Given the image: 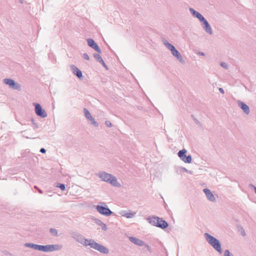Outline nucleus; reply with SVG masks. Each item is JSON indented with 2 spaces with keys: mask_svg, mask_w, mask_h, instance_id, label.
<instances>
[{
  "mask_svg": "<svg viewBox=\"0 0 256 256\" xmlns=\"http://www.w3.org/2000/svg\"><path fill=\"white\" fill-rule=\"evenodd\" d=\"M146 220L152 225L162 230L166 229L168 226V224L166 220L155 216H149Z\"/></svg>",
  "mask_w": 256,
  "mask_h": 256,
  "instance_id": "20e7f679",
  "label": "nucleus"
},
{
  "mask_svg": "<svg viewBox=\"0 0 256 256\" xmlns=\"http://www.w3.org/2000/svg\"><path fill=\"white\" fill-rule=\"evenodd\" d=\"M3 82L9 86L10 88L16 90V82L11 78H4L3 80Z\"/></svg>",
  "mask_w": 256,
  "mask_h": 256,
  "instance_id": "dca6fc26",
  "label": "nucleus"
},
{
  "mask_svg": "<svg viewBox=\"0 0 256 256\" xmlns=\"http://www.w3.org/2000/svg\"><path fill=\"white\" fill-rule=\"evenodd\" d=\"M241 234L242 236H246V232H245V231L243 229V228H241Z\"/></svg>",
  "mask_w": 256,
  "mask_h": 256,
  "instance_id": "72a5a7b5",
  "label": "nucleus"
},
{
  "mask_svg": "<svg viewBox=\"0 0 256 256\" xmlns=\"http://www.w3.org/2000/svg\"><path fill=\"white\" fill-rule=\"evenodd\" d=\"M204 237L207 242L216 251H217L220 254L222 253V244L218 240L206 232L204 234Z\"/></svg>",
  "mask_w": 256,
  "mask_h": 256,
  "instance_id": "7ed1b4c3",
  "label": "nucleus"
},
{
  "mask_svg": "<svg viewBox=\"0 0 256 256\" xmlns=\"http://www.w3.org/2000/svg\"><path fill=\"white\" fill-rule=\"evenodd\" d=\"M32 104L34 106L35 112L38 116L42 118H45L47 116L46 111L42 108L40 104L34 102Z\"/></svg>",
  "mask_w": 256,
  "mask_h": 256,
  "instance_id": "6e6552de",
  "label": "nucleus"
},
{
  "mask_svg": "<svg viewBox=\"0 0 256 256\" xmlns=\"http://www.w3.org/2000/svg\"><path fill=\"white\" fill-rule=\"evenodd\" d=\"M93 56L94 58L99 62L102 60V56L98 54H94Z\"/></svg>",
  "mask_w": 256,
  "mask_h": 256,
  "instance_id": "5701e85b",
  "label": "nucleus"
},
{
  "mask_svg": "<svg viewBox=\"0 0 256 256\" xmlns=\"http://www.w3.org/2000/svg\"><path fill=\"white\" fill-rule=\"evenodd\" d=\"M143 246H144L146 248L148 252H151V248L149 245L145 243V244H144Z\"/></svg>",
  "mask_w": 256,
  "mask_h": 256,
  "instance_id": "2f4dec72",
  "label": "nucleus"
},
{
  "mask_svg": "<svg viewBox=\"0 0 256 256\" xmlns=\"http://www.w3.org/2000/svg\"><path fill=\"white\" fill-rule=\"evenodd\" d=\"M189 10L192 16L198 18L200 22L204 18L201 14L194 10L193 8H190Z\"/></svg>",
  "mask_w": 256,
  "mask_h": 256,
  "instance_id": "f3484780",
  "label": "nucleus"
},
{
  "mask_svg": "<svg viewBox=\"0 0 256 256\" xmlns=\"http://www.w3.org/2000/svg\"><path fill=\"white\" fill-rule=\"evenodd\" d=\"M50 232L53 236H58V230L56 228H50Z\"/></svg>",
  "mask_w": 256,
  "mask_h": 256,
  "instance_id": "4be33fe9",
  "label": "nucleus"
},
{
  "mask_svg": "<svg viewBox=\"0 0 256 256\" xmlns=\"http://www.w3.org/2000/svg\"><path fill=\"white\" fill-rule=\"evenodd\" d=\"M20 2L21 3V4H24V0H19Z\"/></svg>",
  "mask_w": 256,
  "mask_h": 256,
  "instance_id": "ea45409f",
  "label": "nucleus"
},
{
  "mask_svg": "<svg viewBox=\"0 0 256 256\" xmlns=\"http://www.w3.org/2000/svg\"><path fill=\"white\" fill-rule=\"evenodd\" d=\"M83 58H84L85 60H90L89 56L88 54H86V53H84L83 54Z\"/></svg>",
  "mask_w": 256,
  "mask_h": 256,
  "instance_id": "7c9ffc66",
  "label": "nucleus"
},
{
  "mask_svg": "<svg viewBox=\"0 0 256 256\" xmlns=\"http://www.w3.org/2000/svg\"><path fill=\"white\" fill-rule=\"evenodd\" d=\"M84 112L86 118L91 122V124L95 127H98V124L95 120L90 112L86 108L84 109Z\"/></svg>",
  "mask_w": 256,
  "mask_h": 256,
  "instance_id": "9d476101",
  "label": "nucleus"
},
{
  "mask_svg": "<svg viewBox=\"0 0 256 256\" xmlns=\"http://www.w3.org/2000/svg\"><path fill=\"white\" fill-rule=\"evenodd\" d=\"M237 103L238 106L243 110L244 114H249L250 108L247 104L240 100L238 101Z\"/></svg>",
  "mask_w": 256,
  "mask_h": 256,
  "instance_id": "4468645a",
  "label": "nucleus"
},
{
  "mask_svg": "<svg viewBox=\"0 0 256 256\" xmlns=\"http://www.w3.org/2000/svg\"><path fill=\"white\" fill-rule=\"evenodd\" d=\"M187 150L186 149H182L178 151V155L180 159L185 163L190 164L192 162V156L189 154L186 155Z\"/></svg>",
  "mask_w": 256,
  "mask_h": 256,
  "instance_id": "1a4fd4ad",
  "label": "nucleus"
},
{
  "mask_svg": "<svg viewBox=\"0 0 256 256\" xmlns=\"http://www.w3.org/2000/svg\"><path fill=\"white\" fill-rule=\"evenodd\" d=\"M164 44L170 50L172 54L176 57L180 62L184 63L182 57L180 52L176 48L171 44L169 43L166 40H162Z\"/></svg>",
  "mask_w": 256,
  "mask_h": 256,
  "instance_id": "39448f33",
  "label": "nucleus"
},
{
  "mask_svg": "<svg viewBox=\"0 0 256 256\" xmlns=\"http://www.w3.org/2000/svg\"><path fill=\"white\" fill-rule=\"evenodd\" d=\"M194 120L195 122L198 124V125H200V122L196 118H194Z\"/></svg>",
  "mask_w": 256,
  "mask_h": 256,
  "instance_id": "e433bc0d",
  "label": "nucleus"
},
{
  "mask_svg": "<svg viewBox=\"0 0 256 256\" xmlns=\"http://www.w3.org/2000/svg\"><path fill=\"white\" fill-rule=\"evenodd\" d=\"M203 191L204 192L207 198L209 200L212 202H214L216 201V200L214 195L209 189L204 188L203 190Z\"/></svg>",
  "mask_w": 256,
  "mask_h": 256,
  "instance_id": "2eb2a0df",
  "label": "nucleus"
},
{
  "mask_svg": "<svg viewBox=\"0 0 256 256\" xmlns=\"http://www.w3.org/2000/svg\"><path fill=\"white\" fill-rule=\"evenodd\" d=\"M40 245V244H37L33 243H26L24 244L25 246L38 250H39Z\"/></svg>",
  "mask_w": 256,
  "mask_h": 256,
  "instance_id": "aec40b11",
  "label": "nucleus"
},
{
  "mask_svg": "<svg viewBox=\"0 0 256 256\" xmlns=\"http://www.w3.org/2000/svg\"><path fill=\"white\" fill-rule=\"evenodd\" d=\"M72 237L77 242L80 243L85 246H89L95 250H96L102 254H108L109 250L103 245L98 244L92 239L86 238L82 235L77 232H73L72 234Z\"/></svg>",
  "mask_w": 256,
  "mask_h": 256,
  "instance_id": "f257e3e1",
  "label": "nucleus"
},
{
  "mask_svg": "<svg viewBox=\"0 0 256 256\" xmlns=\"http://www.w3.org/2000/svg\"><path fill=\"white\" fill-rule=\"evenodd\" d=\"M218 90L220 93H222V94H224V91L222 88H219Z\"/></svg>",
  "mask_w": 256,
  "mask_h": 256,
  "instance_id": "c9c22d12",
  "label": "nucleus"
},
{
  "mask_svg": "<svg viewBox=\"0 0 256 256\" xmlns=\"http://www.w3.org/2000/svg\"><path fill=\"white\" fill-rule=\"evenodd\" d=\"M87 42L90 47L98 53L100 54L102 52L100 48L94 40L90 38H88L87 39Z\"/></svg>",
  "mask_w": 256,
  "mask_h": 256,
  "instance_id": "f8f14e48",
  "label": "nucleus"
},
{
  "mask_svg": "<svg viewBox=\"0 0 256 256\" xmlns=\"http://www.w3.org/2000/svg\"><path fill=\"white\" fill-rule=\"evenodd\" d=\"M200 22L202 23V26L203 29L204 30V31L210 34H212V28L207 21V20L204 18V20H202Z\"/></svg>",
  "mask_w": 256,
  "mask_h": 256,
  "instance_id": "9b49d317",
  "label": "nucleus"
},
{
  "mask_svg": "<svg viewBox=\"0 0 256 256\" xmlns=\"http://www.w3.org/2000/svg\"><path fill=\"white\" fill-rule=\"evenodd\" d=\"M62 248L60 244H48V245H40L39 251L43 252H52L56 250H59Z\"/></svg>",
  "mask_w": 256,
  "mask_h": 256,
  "instance_id": "0eeeda50",
  "label": "nucleus"
},
{
  "mask_svg": "<svg viewBox=\"0 0 256 256\" xmlns=\"http://www.w3.org/2000/svg\"><path fill=\"white\" fill-rule=\"evenodd\" d=\"M129 240L134 244L138 246H143L144 244H145V242L136 238L133 237V236H130L128 238Z\"/></svg>",
  "mask_w": 256,
  "mask_h": 256,
  "instance_id": "a211bd4d",
  "label": "nucleus"
},
{
  "mask_svg": "<svg viewBox=\"0 0 256 256\" xmlns=\"http://www.w3.org/2000/svg\"><path fill=\"white\" fill-rule=\"evenodd\" d=\"M21 90L20 86L17 83V91H20Z\"/></svg>",
  "mask_w": 256,
  "mask_h": 256,
  "instance_id": "4c0bfd02",
  "label": "nucleus"
},
{
  "mask_svg": "<svg viewBox=\"0 0 256 256\" xmlns=\"http://www.w3.org/2000/svg\"><path fill=\"white\" fill-rule=\"evenodd\" d=\"M122 216L126 217V218H132L134 216V214L132 212H124V214H122Z\"/></svg>",
  "mask_w": 256,
  "mask_h": 256,
  "instance_id": "b1692460",
  "label": "nucleus"
},
{
  "mask_svg": "<svg viewBox=\"0 0 256 256\" xmlns=\"http://www.w3.org/2000/svg\"><path fill=\"white\" fill-rule=\"evenodd\" d=\"M70 69L72 72V73L76 75L79 79L82 80L83 78L82 73V71L79 70L76 66L74 65H71L70 66Z\"/></svg>",
  "mask_w": 256,
  "mask_h": 256,
  "instance_id": "ddd939ff",
  "label": "nucleus"
},
{
  "mask_svg": "<svg viewBox=\"0 0 256 256\" xmlns=\"http://www.w3.org/2000/svg\"><path fill=\"white\" fill-rule=\"evenodd\" d=\"M34 188L35 189L37 190H38V192L40 194H42V193H43L42 190L41 189L39 188L37 186H34Z\"/></svg>",
  "mask_w": 256,
  "mask_h": 256,
  "instance_id": "473e14b6",
  "label": "nucleus"
},
{
  "mask_svg": "<svg viewBox=\"0 0 256 256\" xmlns=\"http://www.w3.org/2000/svg\"><path fill=\"white\" fill-rule=\"evenodd\" d=\"M182 170L183 172H188V173H189L190 174H192V171H190V170H187L186 168H182Z\"/></svg>",
  "mask_w": 256,
  "mask_h": 256,
  "instance_id": "cd10ccee",
  "label": "nucleus"
},
{
  "mask_svg": "<svg viewBox=\"0 0 256 256\" xmlns=\"http://www.w3.org/2000/svg\"><path fill=\"white\" fill-rule=\"evenodd\" d=\"M100 64H101L102 66L105 68L106 70L108 69L107 66L106 64L104 62V61L103 59L100 62Z\"/></svg>",
  "mask_w": 256,
  "mask_h": 256,
  "instance_id": "c756f323",
  "label": "nucleus"
},
{
  "mask_svg": "<svg viewBox=\"0 0 256 256\" xmlns=\"http://www.w3.org/2000/svg\"><path fill=\"white\" fill-rule=\"evenodd\" d=\"M199 54L201 56H204V54L202 52H200Z\"/></svg>",
  "mask_w": 256,
  "mask_h": 256,
  "instance_id": "58836bf2",
  "label": "nucleus"
},
{
  "mask_svg": "<svg viewBox=\"0 0 256 256\" xmlns=\"http://www.w3.org/2000/svg\"><path fill=\"white\" fill-rule=\"evenodd\" d=\"M96 175L102 181L106 182L114 186H120V184L118 182L116 178L112 174L104 171H100Z\"/></svg>",
  "mask_w": 256,
  "mask_h": 256,
  "instance_id": "f03ea898",
  "label": "nucleus"
},
{
  "mask_svg": "<svg viewBox=\"0 0 256 256\" xmlns=\"http://www.w3.org/2000/svg\"><path fill=\"white\" fill-rule=\"evenodd\" d=\"M94 222L97 224L98 225L101 226L102 229L103 230H106L108 229V228L106 224H104L98 218H94Z\"/></svg>",
  "mask_w": 256,
  "mask_h": 256,
  "instance_id": "6ab92c4d",
  "label": "nucleus"
},
{
  "mask_svg": "<svg viewBox=\"0 0 256 256\" xmlns=\"http://www.w3.org/2000/svg\"><path fill=\"white\" fill-rule=\"evenodd\" d=\"M224 256H234L232 253H230V252L228 250H226L224 252Z\"/></svg>",
  "mask_w": 256,
  "mask_h": 256,
  "instance_id": "a878e982",
  "label": "nucleus"
},
{
  "mask_svg": "<svg viewBox=\"0 0 256 256\" xmlns=\"http://www.w3.org/2000/svg\"><path fill=\"white\" fill-rule=\"evenodd\" d=\"M40 152L42 154H44L46 152V150L44 148H41L40 150Z\"/></svg>",
  "mask_w": 256,
  "mask_h": 256,
  "instance_id": "f704fd0d",
  "label": "nucleus"
},
{
  "mask_svg": "<svg viewBox=\"0 0 256 256\" xmlns=\"http://www.w3.org/2000/svg\"><path fill=\"white\" fill-rule=\"evenodd\" d=\"M96 210L101 214L108 216L113 214L105 202H100L96 208Z\"/></svg>",
  "mask_w": 256,
  "mask_h": 256,
  "instance_id": "423d86ee",
  "label": "nucleus"
},
{
  "mask_svg": "<svg viewBox=\"0 0 256 256\" xmlns=\"http://www.w3.org/2000/svg\"><path fill=\"white\" fill-rule=\"evenodd\" d=\"M56 187L59 188L62 191H64L66 189V186L64 184L58 183Z\"/></svg>",
  "mask_w": 256,
  "mask_h": 256,
  "instance_id": "393cba45",
  "label": "nucleus"
},
{
  "mask_svg": "<svg viewBox=\"0 0 256 256\" xmlns=\"http://www.w3.org/2000/svg\"><path fill=\"white\" fill-rule=\"evenodd\" d=\"M31 122H32V128L34 130H36L40 128V125L38 124V122L32 118Z\"/></svg>",
  "mask_w": 256,
  "mask_h": 256,
  "instance_id": "412c9836",
  "label": "nucleus"
},
{
  "mask_svg": "<svg viewBox=\"0 0 256 256\" xmlns=\"http://www.w3.org/2000/svg\"><path fill=\"white\" fill-rule=\"evenodd\" d=\"M105 124L106 126L108 127V128H110L112 126V124L110 122V121H108V120H106L105 122Z\"/></svg>",
  "mask_w": 256,
  "mask_h": 256,
  "instance_id": "c85d7f7f",
  "label": "nucleus"
},
{
  "mask_svg": "<svg viewBox=\"0 0 256 256\" xmlns=\"http://www.w3.org/2000/svg\"><path fill=\"white\" fill-rule=\"evenodd\" d=\"M220 66L226 69H227L228 68V64L225 62H220Z\"/></svg>",
  "mask_w": 256,
  "mask_h": 256,
  "instance_id": "bb28decb",
  "label": "nucleus"
}]
</instances>
